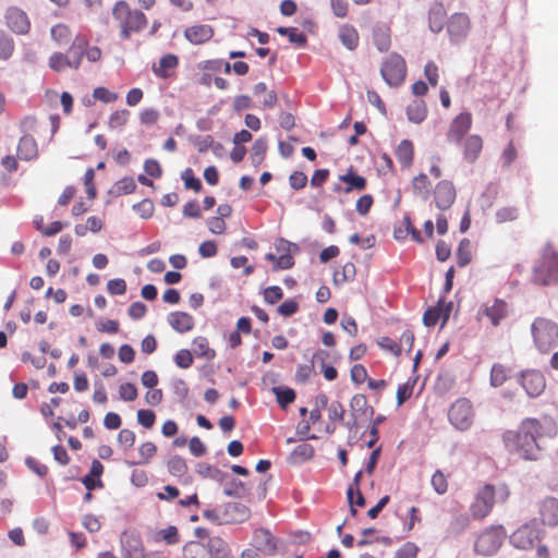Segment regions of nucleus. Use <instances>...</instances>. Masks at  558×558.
Segmentation results:
<instances>
[{
  "label": "nucleus",
  "mask_w": 558,
  "mask_h": 558,
  "mask_svg": "<svg viewBox=\"0 0 558 558\" xmlns=\"http://www.w3.org/2000/svg\"><path fill=\"white\" fill-rule=\"evenodd\" d=\"M557 424L549 415L539 418H525L517 430H507L502 435L506 447L521 458L533 460L539 452L538 441L557 435Z\"/></svg>",
  "instance_id": "obj_1"
},
{
  "label": "nucleus",
  "mask_w": 558,
  "mask_h": 558,
  "mask_svg": "<svg viewBox=\"0 0 558 558\" xmlns=\"http://www.w3.org/2000/svg\"><path fill=\"white\" fill-rule=\"evenodd\" d=\"M112 15L121 22V37L126 39L132 33L142 31L147 23L146 16L142 11H131L128 3L119 1L112 9Z\"/></svg>",
  "instance_id": "obj_2"
},
{
  "label": "nucleus",
  "mask_w": 558,
  "mask_h": 558,
  "mask_svg": "<svg viewBox=\"0 0 558 558\" xmlns=\"http://www.w3.org/2000/svg\"><path fill=\"white\" fill-rule=\"evenodd\" d=\"M535 345L542 352H548L558 342V325L550 319L538 317L531 327Z\"/></svg>",
  "instance_id": "obj_3"
},
{
  "label": "nucleus",
  "mask_w": 558,
  "mask_h": 558,
  "mask_svg": "<svg viewBox=\"0 0 558 558\" xmlns=\"http://www.w3.org/2000/svg\"><path fill=\"white\" fill-rule=\"evenodd\" d=\"M533 281L543 286L558 282V254L553 248L544 250L542 259L534 268Z\"/></svg>",
  "instance_id": "obj_4"
},
{
  "label": "nucleus",
  "mask_w": 558,
  "mask_h": 558,
  "mask_svg": "<svg viewBox=\"0 0 558 558\" xmlns=\"http://www.w3.org/2000/svg\"><path fill=\"white\" fill-rule=\"evenodd\" d=\"M448 420L459 430H468L474 421V409L468 398H459L448 410Z\"/></svg>",
  "instance_id": "obj_5"
},
{
  "label": "nucleus",
  "mask_w": 558,
  "mask_h": 558,
  "mask_svg": "<svg viewBox=\"0 0 558 558\" xmlns=\"http://www.w3.org/2000/svg\"><path fill=\"white\" fill-rule=\"evenodd\" d=\"M506 538V531L501 526H493L482 532L474 545L475 551L483 556H492L498 551Z\"/></svg>",
  "instance_id": "obj_6"
},
{
  "label": "nucleus",
  "mask_w": 558,
  "mask_h": 558,
  "mask_svg": "<svg viewBox=\"0 0 558 558\" xmlns=\"http://www.w3.org/2000/svg\"><path fill=\"white\" fill-rule=\"evenodd\" d=\"M541 534L538 523L532 520L511 534L510 543L519 549H531L541 539Z\"/></svg>",
  "instance_id": "obj_7"
},
{
  "label": "nucleus",
  "mask_w": 558,
  "mask_h": 558,
  "mask_svg": "<svg viewBox=\"0 0 558 558\" xmlns=\"http://www.w3.org/2000/svg\"><path fill=\"white\" fill-rule=\"evenodd\" d=\"M495 505V487L485 484L475 495L470 511L473 518L484 519L490 513Z\"/></svg>",
  "instance_id": "obj_8"
},
{
  "label": "nucleus",
  "mask_w": 558,
  "mask_h": 558,
  "mask_svg": "<svg viewBox=\"0 0 558 558\" xmlns=\"http://www.w3.org/2000/svg\"><path fill=\"white\" fill-rule=\"evenodd\" d=\"M280 544V538L275 536L268 529L257 527L253 531L251 546L265 556H276Z\"/></svg>",
  "instance_id": "obj_9"
},
{
  "label": "nucleus",
  "mask_w": 558,
  "mask_h": 558,
  "mask_svg": "<svg viewBox=\"0 0 558 558\" xmlns=\"http://www.w3.org/2000/svg\"><path fill=\"white\" fill-rule=\"evenodd\" d=\"M473 123L472 114L469 111L461 112L450 123L446 133L449 143L461 144L463 137L471 130Z\"/></svg>",
  "instance_id": "obj_10"
},
{
  "label": "nucleus",
  "mask_w": 558,
  "mask_h": 558,
  "mask_svg": "<svg viewBox=\"0 0 558 558\" xmlns=\"http://www.w3.org/2000/svg\"><path fill=\"white\" fill-rule=\"evenodd\" d=\"M350 408L352 410V421L347 423L350 429L357 428L361 421L372 418L375 412L374 408L368 405L367 398L362 393L352 397Z\"/></svg>",
  "instance_id": "obj_11"
},
{
  "label": "nucleus",
  "mask_w": 558,
  "mask_h": 558,
  "mask_svg": "<svg viewBox=\"0 0 558 558\" xmlns=\"http://www.w3.org/2000/svg\"><path fill=\"white\" fill-rule=\"evenodd\" d=\"M470 31V19L464 13H454L447 22V33L452 44H461L465 40Z\"/></svg>",
  "instance_id": "obj_12"
},
{
  "label": "nucleus",
  "mask_w": 558,
  "mask_h": 558,
  "mask_svg": "<svg viewBox=\"0 0 558 558\" xmlns=\"http://www.w3.org/2000/svg\"><path fill=\"white\" fill-rule=\"evenodd\" d=\"M509 314V305L501 299H494L493 302H486L478 311V317H486L493 326H498Z\"/></svg>",
  "instance_id": "obj_13"
},
{
  "label": "nucleus",
  "mask_w": 558,
  "mask_h": 558,
  "mask_svg": "<svg viewBox=\"0 0 558 558\" xmlns=\"http://www.w3.org/2000/svg\"><path fill=\"white\" fill-rule=\"evenodd\" d=\"M121 558H145V549L138 534L124 532L121 535Z\"/></svg>",
  "instance_id": "obj_14"
},
{
  "label": "nucleus",
  "mask_w": 558,
  "mask_h": 558,
  "mask_svg": "<svg viewBox=\"0 0 558 558\" xmlns=\"http://www.w3.org/2000/svg\"><path fill=\"white\" fill-rule=\"evenodd\" d=\"M4 17L8 27L12 32L20 35L28 33L31 28V22L27 14L23 10L16 7H11L7 10Z\"/></svg>",
  "instance_id": "obj_15"
},
{
  "label": "nucleus",
  "mask_w": 558,
  "mask_h": 558,
  "mask_svg": "<svg viewBox=\"0 0 558 558\" xmlns=\"http://www.w3.org/2000/svg\"><path fill=\"white\" fill-rule=\"evenodd\" d=\"M520 383L530 397H538L546 387L545 377L538 371L523 372Z\"/></svg>",
  "instance_id": "obj_16"
},
{
  "label": "nucleus",
  "mask_w": 558,
  "mask_h": 558,
  "mask_svg": "<svg viewBox=\"0 0 558 558\" xmlns=\"http://www.w3.org/2000/svg\"><path fill=\"white\" fill-rule=\"evenodd\" d=\"M457 191L452 182L442 180L437 183L434 191L436 206L439 209H448L454 202Z\"/></svg>",
  "instance_id": "obj_17"
},
{
  "label": "nucleus",
  "mask_w": 558,
  "mask_h": 558,
  "mask_svg": "<svg viewBox=\"0 0 558 558\" xmlns=\"http://www.w3.org/2000/svg\"><path fill=\"white\" fill-rule=\"evenodd\" d=\"M17 158L23 161H31L38 156V145L32 134H23L16 147Z\"/></svg>",
  "instance_id": "obj_18"
},
{
  "label": "nucleus",
  "mask_w": 558,
  "mask_h": 558,
  "mask_svg": "<svg viewBox=\"0 0 558 558\" xmlns=\"http://www.w3.org/2000/svg\"><path fill=\"white\" fill-rule=\"evenodd\" d=\"M483 138L477 134H472L468 136L462 142V148H463V158L468 162H475L483 149Z\"/></svg>",
  "instance_id": "obj_19"
},
{
  "label": "nucleus",
  "mask_w": 558,
  "mask_h": 558,
  "mask_svg": "<svg viewBox=\"0 0 558 558\" xmlns=\"http://www.w3.org/2000/svg\"><path fill=\"white\" fill-rule=\"evenodd\" d=\"M451 310V304H448L447 307H444L442 301L440 300L438 304L434 307L425 311L423 315V323L426 327L435 326L440 319H442V325L448 320L449 314Z\"/></svg>",
  "instance_id": "obj_20"
},
{
  "label": "nucleus",
  "mask_w": 558,
  "mask_h": 558,
  "mask_svg": "<svg viewBox=\"0 0 558 558\" xmlns=\"http://www.w3.org/2000/svg\"><path fill=\"white\" fill-rule=\"evenodd\" d=\"M168 323L178 332H189L194 328L195 322L192 315L185 312H173L168 316Z\"/></svg>",
  "instance_id": "obj_21"
},
{
  "label": "nucleus",
  "mask_w": 558,
  "mask_h": 558,
  "mask_svg": "<svg viewBox=\"0 0 558 558\" xmlns=\"http://www.w3.org/2000/svg\"><path fill=\"white\" fill-rule=\"evenodd\" d=\"M542 522L549 526L558 524V500L556 498H546L539 508Z\"/></svg>",
  "instance_id": "obj_22"
},
{
  "label": "nucleus",
  "mask_w": 558,
  "mask_h": 558,
  "mask_svg": "<svg viewBox=\"0 0 558 558\" xmlns=\"http://www.w3.org/2000/svg\"><path fill=\"white\" fill-rule=\"evenodd\" d=\"M184 35L189 41L198 45L209 40L214 35V31L207 24L194 25L187 27L184 32Z\"/></svg>",
  "instance_id": "obj_23"
},
{
  "label": "nucleus",
  "mask_w": 558,
  "mask_h": 558,
  "mask_svg": "<svg viewBox=\"0 0 558 558\" xmlns=\"http://www.w3.org/2000/svg\"><path fill=\"white\" fill-rule=\"evenodd\" d=\"M198 70H248V64L236 61L231 65L226 59H213L199 62Z\"/></svg>",
  "instance_id": "obj_24"
},
{
  "label": "nucleus",
  "mask_w": 558,
  "mask_h": 558,
  "mask_svg": "<svg viewBox=\"0 0 558 558\" xmlns=\"http://www.w3.org/2000/svg\"><path fill=\"white\" fill-rule=\"evenodd\" d=\"M206 547L209 558H234L229 544L219 536L210 537Z\"/></svg>",
  "instance_id": "obj_25"
},
{
  "label": "nucleus",
  "mask_w": 558,
  "mask_h": 558,
  "mask_svg": "<svg viewBox=\"0 0 558 558\" xmlns=\"http://www.w3.org/2000/svg\"><path fill=\"white\" fill-rule=\"evenodd\" d=\"M373 40L379 51H387L390 47V28L386 23H376L373 27Z\"/></svg>",
  "instance_id": "obj_26"
},
{
  "label": "nucleus",
  "mask_w": 558,
  "mask_h": 558,
  "mask_svg": "<svg viewBox=\"0 0 558 558\" xmlns=\"http://www.w3.org/2000/svg\"><path fill=\"white\" fill-rule=\"evenodd\" d=\"M446 10L442 3H434L428 12V25L433 33H440L445 26Z\"/></svg>",
  "instance_id": "obj_27"
},
{
  "label": "nucleus",
  "mask_w": 558,
  "mask_h": 558,
  "mask_svg": "<svg viewBox=\"0 0 558 558\" xmlns=\"http://www.w3.org/2000/svg\"><path fill=\"white\" fill-rule=\"evenodd\" d=\"M427 113V106L422 99H414L407 107L408 120L415 124L422 123L426 119Z\"/></svg>",
  "instance_id": "obj_28"
},
{
  "label": "nucleus",
  "mask_w": 558,
  "mask_h": 558,
  "mask_svg": "<svg viewBox=\"0 0 558 558\" xmlns=\"http://www.w3.org/2000/svg\"><path fill=\"white\" fill-rule=\"evenodd\" d=\"M339 179L347 185L343 190L344 193H350L352 191L360 192L366 187V179L356 174L352 168H350L345 174L340 175Z\"/></svg>",
  "instance_id": "obj_29"
},
{
  "label": "nucleus",
  "mask_w": 558,
  "mask_h": 558,
  "mask_svg": "<svg viewBox=\"0 0 558 558\" xmlns=\"http://www.w3.org/2000/svg\"><path fill=\"white\" fill-rule=\"evenodd\" d=\"M396 158L402 167H410L413 162L414 146L409 140H403L396 148Z\"/></svg>",
  "instance_id": "obj_30"
},
{
  "label": "nucleus",
  "mask_w": 558,
  "mask_h": 558,
  "mask_svg": "<svg viewBox=\"0 0 558 558\" xmlns=\"http://www.w3.org/2000/svg\"><path fill=\"white\" fill-rule=\"evenodd\" d=\"M290 243L286 240H280L276 245L278 252H282V254L277 257V264L274 267V270L279 269H290L294 265L293 256L289 252Z\"/></svg>",
  "instance_id": "obj_31"
},
{
  "label": "nucleus",
  "mask_w": 558,
  "mask_h": 558,
  "mask_svg": "<svg viewBox=\"0 0 558 558\" xmlns=\"http://www.w3.org/2000/svg\"><path fill=\"white\" fill-rule=\"evenodd\" d=\"M86 46V41L84 38L77 37L69 51L66 52V65L70 68H77L80 65L81 59L84 56V47Z\"/></svg>",
  "instance_id": "obj_32"
},
{
  "label": "nucleus",
  "mask_w": 558,
  "mask_h": 558,
  "mask_svg": "<svg viewBox=\"0 0 558 558\" xmlns=\"http://www.w3.org/2000/svg\"><path fill=\"white\" fill-rule=\"evenodd\" d=\"M356 268L351 262L345 263L340 269L333 272L332 281L336 286H341L345 282L352 281L355 278Z\"/></svg>",
  "instance_id": "obj_33"
},
{
  "label": "nucleus",
  "mask_w": 558,
  "mask_h": 558,
  "mask_svg": "<svg viewBox=\"0 0 558 558\" xmlns=\"http://www.w3.org/2000/svg\"><path fill=\"white\" fill-rule=\"evenodd\" d=\"M345 410L341 402L332 401L328 407V418L330 424L327 425V432L333 433L336 430V425L333 422H343Z\"/></svg>",
  "instance_id": "obj_34"
},
{
  "label": "nucleus",
  "mask_w": 558,
  "mask_h": 558,
  "mask_svg": "<svg viewBox=\"0 0 558 558\" xmlns=\"http://www.w3.org/2000/svg\"><path fill=\"white\" fill-rule=\"evenodd\" d=\"M183 558H209L206 545L201 542H189L183 547Z\"/></svg>",
  "instance_id": "obj_35"
},
{
  "label": "nucleus",
  "mask_w": 558,
  "mask_h": 558,
  "mask_svg": "<svg viewBox=\"0 0 558 558\" xmlns=\"http://www.w3.org/2000/svg\"><path fill=\"white\" fill-rule=\"evenodd\" d=\"M328 357V353L324 350H318L313 354V363L320 362L322 363V372L324 377L331 381L335 380L338 376V371L336 367L331 365H326L325 361Z\"/></svg>",
  "instance_id": "obj_36"
},
{
  "label": "nucleus",
  "mask_w": 558,
  "mask_h": 558,
  "mask_svg": "<svg viewBox=\"0 0 558 558\" xmlns=\"http://www.w3.org/2000/svg\"><path fill=\"white\" fill-rule=\"evenodd\" d=\"M254 94L256 96L263 95L262 105L264 108H274L278 101L277 94L274 90H268L265 83H258L254 86Z\"/></svg>",
  "instance_id": "obj_37"
},
{
  "label": "nucleus",
  "mask_w": 558,
  "mask_h": 558,
  "mask_svg": "<svg viewBox=\"0 0 558 558\" xmlns=\"http://www.w3.org/2000/svg\"><path fill=\"white\" fill-rule=\"evenodd\" d=\"M267 141L265 138H257L251 148V160L254 166H260L264 161L267 151Z\"/></svg>",
  "instance_id": "obj_38"
},
{
  "label": "nucleus",
  "mask_w": 558,
  "mask_h": 558,
  "mask_svg": "<svg viewBox=\"0 0 558 558\" xmlns=\"http://www.w3.org/2000/svg\"><path fill=\"white\" fill-rule=\"evenodd\" d=\"M168 472L175 477H182L187 473V464L180 456L171 457L167 462Z\"/></svg>",
  "instance_id": "obj_39"
},
{
  "label": "nucleus",
  "mask_w": 558,
  "mask_h": 558,
  "mask_svg": "<svg viewBox=\"0 0 558 558\" xmlns=\"http://www.w3.org/2000/svg\"><path fill=\"white\" fill-rule=\"evenodd\" d=\"M154 537L156 542H165L168 545H174L180 541L179 531L174 525L157 531Z\"/></svg>",
  "instance_id": "obj_40"
},
{
  "label": "nucleus",
  "mask_w": 558,
  "mask_h": 558,
  "mask_svg": "<svg viewBox=\"0 0 558 558\" xmlns=\"http://www.w3.org/2000/svg\"><path fill=\"white\" fill-rule=\"evenodd\" d=\"M472 260L471 242L462 239L457 251V264L459 267H465Z\"/></svg>",
  "instance_id": "obj_41"
},
{
  "label": "nucleus",
  "mask_w": 558,
  "mask_h": 558,
  "mask_svg": "<svg viewBox=\"0 0 558 558\" xmlns=\"http://www.w3.org/2000/svg\"><path fill=\"white\" fill-rule=\"evenodd\" d=\"M274 393L276 395L277 402L282 409H286L290 403L295 400V391L291 388L274 387Z\"/></svg>",
  "instance_id": "obj_42"
},
{
  "label": "nucleus",
  "mask_w": 558,
  "mask_h": 558,
  "mask_svg": "<svg viewBox=\"0 0 558 558\" xmlns=\"http://www.w3.org/2000/svg\"><path fill=\"white\" fill-rule=\"evenodd\" d=\"M340 41L348 49L353 50L357 46L359 36L353 27H342L339 33Z\"/></svg>",
  "instance_id": "obj_43"
},
{
  "label": "nucleus",
  "mask_w": 558,
  "mask_h": 558,
  "mask_svg": "<svg viewBox=\"0 0 558 558\" xmlns=\"http://www.w3.org/2000/svg\"><path fill=\"white\" fill-rule=\"evenodd\" d=\"M14 50L13 38L0 29V59L8 60Z\"/></svg>",
  "instance_id": "obj_44"
},
{
  "label": "nucleus",
  "mask_w": 558,
  "mask_h": 558,
  "mask_svg": "<svg viewBox=\"0 0 558 558\" xmlns=\"http://www.w3.org/2000/svg\"><path fill=\"white\" fill-rule=\"evenodd\" d=\"M195 353L198 356L211 360L216 356V352L208 344V341L204 337H197L194 339Z\"/></svg>",
  "instance_id": "obj_45"
},
{
  "label": "nucleus",
  "mask_w": 558,
  "mask_h": 558,
  "mask_svg": "<svg viewBox=\"0 0 558 558\" xmlns=\"http://www.w3.org/2000/svg\"><path fill=\"white\" fill-rule=\"evenodd\" d=\"M347 497H348V501L350 505V512L352 515H355L356 510H355L354 506L364 507L365 498H364L363 494L361 493V490L359 488L354 489L353 486H350L348 488Z\"/></svg>",
  "instance_id": "obj_46"
},
{
  "label": "nucleus",
  "mask_w": 558,
  "mask_h": 558,
  "mask_svg": "<svg viewBox=\"0 0 558 558\" xmlns=\"http://www.w3.org/2000/svg\"><path fill=\"white\" fill-rule=\"evenodd\" d=\"M430 484L438 495H444L448 492V477L440 470H437L432 475Z\"/></svg>",
  "instance_id": "obj_47"
},
{
  "label": "nucleus",
  "mask_w": 558,
  "mask_h": 558,
  "mask_svg": "<svg viewBox=\"0 0 558 558\" xmlns=\"http://www.w3.org/2000/svg\"><path fill=\"white\" fill-rule=\"evenodd\" d=\"M291 457L294 460V462H301V461L310 460V459H312L314 457V448L310 444L298 445L293 449V451L291 453Z\"/></svg>",
  "instance_id": "obj_48"
},
{
  "label": "nucleus",
  "mask_w": 558,
  "mask_h": 558,
  "mask_svg": "<svg viewBox=\"0 0 558 558\" xmlns=\"http://www.w3.org/2000/svg\"><path fill=\"white\" fill-rule=\"evenodd\" d=\"M157 446L151 441H145L138 447V454L141 457V461L138 464H148L149 461L156 456Z\"/></svg>",
  "instance_id": "obj_49"
},
{
  "label": "nucleus",
  "mask_w": 558,
  "mask_h": 558,
  "mask_svg": "<svg viewBox=\"0 0 558 558\" xmlns=\"http://www.w3.org/2000/svg\"><path fill=\"white\" fill-rule=\"evenodd\" d=\"M508 378L507 368L501 364H494L490 371V383L494 387L505 384Z\"/></svg>",
  "instance_id": "obj_50"
},
{
  "label": "nucleus",
  "mask_w": 558,
  "mask_h": 558,
  "mask_svg": "<svg viewBox=\"0 0 558 558\" xmlns=\"http://www.w3.org/2000/svg\"><path fill=\"white\" fill-rule=\"evenodd\" d=\"M380 70H405V61L398 53H390L381 64Z\"/></svg>",
  "instance_id": "obj_51"
},
{
  "label": "nucleus",
  "mask_w": 558,
  "mask_h": 558,
  "mask_svg": "<svg viewBox=\"0 0 558 558\" xmlns=\"http://www.w3.org/2000/svg\"><path fill=\"white\" fill-rule=\"evenodd\" d=\"M418 546L413 542L404 543L393 555V558H417Z\"/></svg>",
  "instance_id": "obj_52"
},
{
  "label": "nucleus",
  "mask_w": 558,
  "mask_h": 558,
  "mask_svg": "<svg viewBox=\"0 0 558 558\" xmlns=\"http://www.w3.org/2000/svg\"><path fill=\"white\" fill-rule=\"evenodd\" d=\"M135 433L128 428L121 429L117 436L118 445L124 450L132 448L135 444Z\"/></svg>",
  "instance_id": "obj_53"
},
{
  "label": "nucleus",
  "mask_w": 558,
  "mask_h": 558,
  "mask_svg": "<svg viewBox=\"0 0 558 558\" xmlns=\"http://www.w3.org/2000/svg\"><path fill=\"white\" fill-rule=\"evenodd\" d=\"M133 209L140 215L143 219H149L154 215L155 206L153 201L143 199L133 205Z\"/></svg>",
  "instance_id": "obj_54"
},
{
  "label": "nucleus",
  "mask_w": 558,
  "mask_h": 558,
  "mask_svg": "<svg viewBox=\"0 0 558 558\" xmlns=\"http://www.w3.org/2000/svg\"><path fill=\"white\" fill-rule=\"evenodd\" d=\"M114 189L118 195H126L135 191L136 183L133 178L124 177L116 183Z\"/></svg>",
  "instance_id": "obj_55"
},
{
  "label": "nucleus",
  "mask_w": 558,
  "mask_h": 558,
  "mask_svg": "<svg viewBox=\"0 0 558 558\" xmlns=\"http://www.w3.org/2000/svg\"><path fill=\"white\" fill-rule=\"evenodd\" d=\"M519 217V211L513 206H506L496 211V220L499 223L513 221Z\"/></svg>",
  "instance_id": "obj_56"
},
{
  "label": "nucleus",
  "mask_w": 558,
  "mask_h": 558,
  "mask_svg": "<svg viewBox=\"0 0 558 558\" xmlns=\"http://www.w3.org/2000/svg\"><path fill=\"white\" fill-rule=\"evenodd\" d=\"M263 296L267 304L274 305L283 298V291L278 286H271L264 290Z\"/></svg>",
  "instance_id": "obj_57"
},
{
  "label": "nucleus",
  "mask_w": 558,
  "mask_h": 558,
  "mask_svg": "<svg viewBox=\"0 0 558 558\" xmlns=\"http://www.w3.org/2000/svg\"><path fill=\"white\" fill-rule=\"evenodd\" d=\"M377 344L379 345L380 349H383L396 356H399L401 354V345L396 340H393L389 337H381L377 341Z\"/></svg>",
  "instance_id": "obj_58"
},
{
  "label": "nucleus",
  "mask_w": 558,
  "mask_h": 558,
  "mask_svg": "<svg viewBox=\"0 0 558 558\" xmlns=\"http://www.w3.org/2000/svg\"><path fill=\"white\" fill-rule=\"evenodd\" d=\"M94 180L95 170L93 168H88L84 174V185L86 187V194L89 199H94L97 196V190Z\"/></svg>",
  "instance_id": "obj_59"
},
{
  "label": "nucleus",
  "mask_w": 558,
  "mask_h": 558,
  "mask_svg": "<svg viewBox=\"0 0 558 558\" xmlns=\"http://www.w3.org/2000/svg\"><path fill=\"white\" fill-rule=\"evenodd\" d=\"M93 96L96 100L102 101L105 104H110L118 99V94L102 86L96 87L93 92Z\"/></svg>",
  "instance_id": "obj_60"
},
{
  "label": "nucleus",
  "mask_w": 558,
  "mask_h": 558,
  "mask_svg": "<svg viewBox=\"0 0 558 558\" xmlns=\"http://www.w3.org/2000/svg\"><path fill=\"white\" fill-rule=\"evenodd\" d=\"M193 362V355L186 349L178 351L177 354L174 355V363L180 368H189L192 366Z\"/></svg>",
  "instance_id": "obj_61"
},
{
  "label": "nucleus",
  "mask_w": 558,
  "mask_h": 558,
  "mask_svg": "<svg viewBox=\"0 0 558 558\" xmlns=\"http://www.w3.org/2000/svg\"><path fill=\"white\" fill-rule=\"evenodd\" d=\"M300 308V305L299 303L295 301V300H286L283 303H281L278 308H277V312L279 315L283 316V317H290L292 315H294Z\"/></svg>",
  "instance_id": "obj_62"
},
{
  "label": "nucleus",
  "mask_w": 558,
  "mask_h": 558,
  "mask_svg": "<svg viewBox=\"0 0 558 558\" xmlns=\"http://www.w3.org/2000/svg\"><path fill=\"white\" fill-rule=\"evenodd\" d=\"M119 396L123 401H134L137 398V388L131 383L122 384L119 387Z\"/></svg>",
  "instance_id": "obj_63"
},
{
  "label": "nucleus",
  "mask_w": 558,
  "mask_h": 558,
  "mask_svg": "<svg viewBox=\"0 0 558 558\" xmlns=\"http://www.w3.org/2000/svg\"><path fill=\"white\" fill-rule=\"evenodd\" d=\"M155 421L156 415L151 410L141 409L137 411V422L145 428H151Z\"/></svg>",
  "instance_id": "obj_64"
}]
</instances>
